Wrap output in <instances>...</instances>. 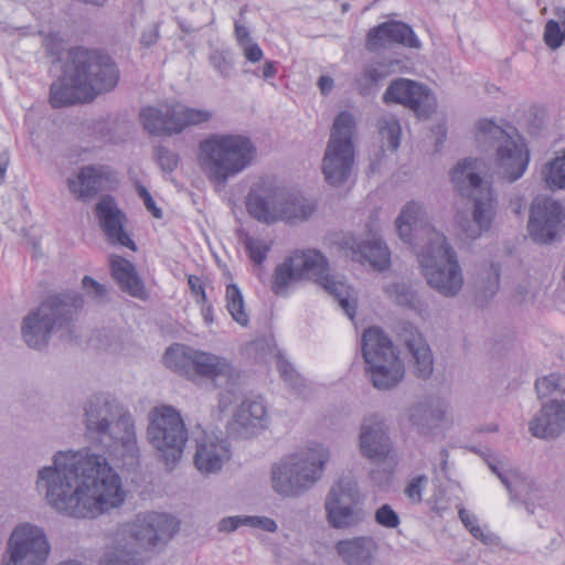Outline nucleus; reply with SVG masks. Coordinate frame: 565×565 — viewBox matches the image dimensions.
Instances as JSON below:
<instances>
[{
    "label": "nucleus",
    "instance_id": "42",
    "mask_svg": "<svg viewBox=\"0 0 565 565\" xmlns=\"http://www.w3.org/2000/svg\"><path fill=\"white\" fill-rule=\"evenodd\" d=\"M459 519L471 533V535L481 541L484 544H492L495 541V536L489 532L486 527H481L478 523L477 516L465 508H460L458 511Z\"/></svg>",
    "mask_w": 565,
    "mask_h": 565
},
{
    "label": "nucleus",
    "instance_id": "26",
    "mask_svg": "<svg viewBox=\"0 0 565 565\" xmlns=\"http://www.w3.org/2000/svg\"><path fill=\"white\" fill-rule=\"evenodd\" d=\"M96 216L108 241L136 250L134 241L124 231L125 214L111 196H103L96 205Z\"/></svg>",
    "mask_w": 565,
    "mask_h": 565
},
{
    "label": "nucleus",
    "instance_id": "60",
    "mask_svg": "<svg viewBox=\"0 0 565 565\" xmlns=\"http://www.w3.org/2000/svg\"><path fill=\"white\" fill-rule=\"evenodd\" d=\"M203 317L206 324H211L213 322V312L211 306L203 309Z\"/></svg>",
    "mask_w": 565,
    "mask_h": 565
},
{
    "label": "nucleus",
    "instance_id": "1",
    "mask_svg": "<svg viewBox=\"0 0 565 565\" xmlns=\"http://www.w3.org/2000/svg\"><path fill=\"white\" fill-rule=\"evenodd\" d=\"M38 487L54 510L76 519L105 514L121 507L127 495L120 476L89 448L58 451L53 466L39 471Z\"/></svg>",
    "mask_w": 565,
    "mask_h": 565
},
{
    "label": "nucleus",
    "instance_id": "32",
    "mask_svg": "<svg viewBox=\"0 0 565 565\" xmlns=\"http://www.w3.org/2000/svg\"><path fill=\"white\" fill-rule=\"evenodd\" d=\"M405 343L414 359L416 374L422 379L429 377L434 371V359L422 333L412 327L408 335L405 337Z\"/></svg>",
    "mask_w": 565,
    "mask_h": 565
},
{
    "label": "nucleus",
    "instance_id": "8",
    "mask_svg": "<svg viewBox=\"0 0 565 565\" xmlns=\"http://www.w3.org/2000/svg\"><path fill=\"white\" fill-rule=\"evenodd\" d=\"M329 460L328 447L316 441L308 443L273 466L274 491L287 498L300 497L322 478Z\"/></svg>",
    "mask_w": 565,
    "mask_h": 565
},
{
    "label": "nucleus",
    "instance_id": "33",
    "mask_svg": "<svg viewBox=\"0 0 565 565\" xmlns=\"http://www.w3.org/2000/svg\"><path fill=\"white\" fill-rule=\"evenodd\" d=\"M445 414V408L430 399L418 402L409 407L408 419L419 433L424 434L428 429L438 425Z\"/></svg>",
    "mask_w": 565,
    "mask_h": 565
},
{
    "label": "nucleus",
    "instance_id": "36",
    "mask_svg": "<svg viewBox=\"0 0 565 565\" xmlns=\"http://www.w3.org/2000/svg\"><path fill=\"white\" fill-rule=\"evenodd\" d=\"M490 469L499 477L511 494L521 497L526 488V480L515 470L507 469V463L492 458L488 461Z\"/></svg>",
    "mask_w": 565,
    "mask_h": 565
},
{
    "label": "nucleus",
    "instance_id": "39",
    "mask_svg": "<svg viewBox=\"0 0 565 565\" xmlns=\"http://www.w3.org/2000/svg\"><path fill=\"white\" fill-rule=\"evenodd\" d=\"M542 174L548 189L565 190V149L545 166Z\"/></svg>",
    "mask_w": 565,
    "mask_h": 565
},
{
    "label": "nucleus",
    "instance_id": "40",
    "mask_svg": "<svg viewBox=\"0 0 565 565\" xmlns=\"http://www.w3.org/2000/svg\"><path fill=\"white\" fill-rule=\"evenodd\" d=\"M379 132L384 145L392 151H396L401 143L402 128L394 115L386 114L380 118Z\"/></svg>",
    "mask_w": 565,
    "mask_h": 565
},
{
    "label": "nucleus",
    "instance_id": "47",
    "mask_svg": "<svg viewBox=\"0 0 565 565\" xmlns=\"http://www.w3.org/2000/svg\"><path fill=\"white\" fill-rule=\"evenodd\" d=\"M136 189H137L138 195L142 200L147 211L154 218H158V220L162 218V216H163L162 210L157 205L154 199L152 198L150 192L146 189V186L138 183Z\"/></svg>",
    "mask_w": 565,
    "mask_h": 565
},
{
    "label": "nucleus",
    "instance_id": "52",
    "mask_svg": "<svg viewBox=\"0 0 565 565\" xmlns=\"http://www.w3.org/2000/svg\"><path fill=\"white\" fill-rule=\"evenodd\" d=\"M241 50L245 58L250 63H257L264 56L263 50L254 40L241 46Z\"/></svg>",
    "mask_w": 565,
    "mask_h": 565
},
{
    "label": "nucleus",
    "instance_id": "44",
    "mask_svg": "<svg viewBox=\"0 0 565 565\" xmlns=\"http://www.w3.org/2000/svg\"><path fill=\"white\" fill-rule=\"evenodd\" d=\"M277 367L284 381L295 388L299 394H302L301 387L305 386V380L297 373L292 364L282 355L277 356Z\"/></svg>",
    "mask_w": 565,
    "mask_h": 565
},
{
    "label": "nucleus",
    "instance_id": "20",
    "mask_svg": "<svg viewBox=\"0 0 565 565\" xmlns=\"http://www.w3.org/2000/svg\"><path fill=\"white\" fill-rule=\"evenodd\" d=\"M386 104H402L416 113L418 117H429L436 109L434 94L424 85L407 78L393 81L383 97Z\"/></svg>",
    "mask_w": 565,
    "mask_h": 565
},
{
    "label": "nucleus",
    "instance_id": "46",
    "mask_svg": "<svg viewBox=\"0 0 565 565\" xmlns=\"http://www.w3.org/2000/svg\"><path fill=\"white\" fill-rule=\"evenodd\" d=\"M375 521L387 529H395L399 524L397 513L388 504H383L377 509L375 512Z\"/></svg>",
    "mask_w": 565,
    "mask_h": 565
},
{
    "label": "nucleus",
    "instance_id": "55",
    "mask_svg": "<svg viewBox=\"0 0 565 565\" xmlns=\"http://www.w3.org/2000/svg\"><path fill=\"white\" fill-rule=\"evenodd\" d=\"M277 74V63L274 61H266L262 67V73H254L256 76H262L264 79L274 78Z\"/></svg>",
    "mask_w": 565,
    "mask_h": 565
},
{
    "label": "nucleus",
    "instance_id": "59",
    "mask_svg": "<svg viewBox=\"0 0 565 565\" xmlns=\"http://www.w3.org/2000/svg\"><path fill=\"white\" fill-rule=\"evenodd\" d=\"M158 36V30L156 28H151L142 33L141 43L146 46H150L156 43Z\"/></svg>",
    "mask_w": 565,
    "mask_h": 565
},
{
    "label": "nucleus",
    "instance_id": "29",
    "mask_svg": "<svg viewBox=\"0 0 565 565\" xmlns=\"http://www.w3.org/2000/svg\"><path fill=\"white\" fill-rule=\"evenodd\" d=\"M110 171L106 167L87 166L67 180L70 191L78 199L93 198L103 188L105 181H109Z\"/></svg>",
    "mask_w": 565,
    "mask_h": 565
},
{
    "label": "nucleus",
    "instance_id": "15",
    "mask_svg": "<svg viewBox=\"0 0 565 565\" xmlns=\"http://www.w3.org/2000/svg\"><path fill=\"white\" fill-rule=\"evenodd\" d=\"M355 119L349 111H341L334 119L322 160V172L331 185H340L351 174L354 164L353 135Z\"/></svg>",
    "mask_w": 565,
    "mask_h": 565
},
{
    "label": "nucleus",
    "instance_id": "57",
    "mask_svg": "<svg viewBox=\"0 0 565 565\" xmlns=\"http://www.w3.org/2000/svg\"><path fill=\"white\" fill-rule=\"evenodd\" d=\"M491 269H492V278L489 280L488 285L486 286V294L494 295L499 288V268H497L494 265H492Z\"/></svg>",
    "mask_w": 565,
    "mask_h": 565
},
{
    "label": "nucleus",
    "instance_id": "12",
    "mask_svg": "<svg viewBox=\"0 0 565 565\" xmlns=\"http://www.w3.org/2000/svg\"><path fill=\"white\" fill-rule=\"evenodd\" d=\"M362 353L376 388L391 390L404 379V363L391 339L380 328L371 327L363 332Z\"/></svg>",
    "mask_w": 565,
    "mask_h": 565
},
{
    "label": "nucleus",
    "instance_id": "18",
    "mask_svg": "<svg viewBox=\"0 0 565 565\" xmlns=\"http://www.w3.org/2000/svg\"><path fill=\"white\" fill-rule=\"evenodd\" d=\"M360 491L356 481L341 478L329 491L324 509L327 520L333 529H349L364 520V512L359 507Z\"/></svg>",
    "mask_w": 565,
    "mask_h": 565
},
{
    "label": "nucleus",
    "instance_id": "37",
    "mask_svg": "<svg viewBox=\"0 0 565 565\" xmlns=\"http://www.w3.org/2000/svg\"><path fill=\"white\" fill-rule=\"evenodd\" d=\"M226 309L232 319L242 327L249 323V313L246 310L244 296L236 284H228L225 290Z\"/></svg>",
    "mask_w": 565,
    "mask_h": 565
},
{
    "label": "nucleus",
    "instance_id": "17",
    "mask_svg": "<svg viewBox=\"0 0 565 565\" xmlns=\"http://www.w3.org/2000/svg\"><path fill=\"white\" fill-rule=\"evenodd\" d=\"M148 438L161 454L167 466L181 457L188 440V430L181 414L170 405L154 407L149 414Z\"/></svg>",
    "mask_w": 565,
    "mask_h": 565
},
{
    "label": "nucleus",
    "instance_id": "6",
    "mask_svg": "<svg viewBox=\"0 0 565 565\" xmlns=\"http://www.w3.org/2000/svg\"><path fill=\"white\" fill-rule=\"evenodd\" d=\"M179 530V521L166 513L146 512L120 526L115 543L107 547L99 565H141L139 550H159Z\"/></svg>",
    "mask_w": 565,
    "mask_h": 565
},
{
    "label": "nucleus",
    "instance_id": "11",
    "mask_svg": "<svg viewBox=\"0 0 565 565\" xmlns=\"http://www.w3.org/2000/svg\"><path fill=\"white\" fill-rule=\"evenodd\" d=\"M82 306L83 299L77 294L66 299L61 296L47 298L23 320L22 337L25 343L33 349L44 348L53 330H70L73 315Z\"/></svg>",
    "mask_w": 565,
    "mask_h": 565
},
{
    "label": "nucleus",
    "instance_id": "19",
    "mask_svg": "<svg viewBox=\"0 0 565 565\" xmlns=\"http://www.w3.org/2000/svg\"><path fill=\"white\" fill-rule=\"evenodd\" d=\"M527 230L531 238L540 244L561 239L565 233V207L552 198H535L531 204Z\"/></svg>",
    "mask_w": 565,
    "mask_h": 565
},
{
    "label": "nucleus",
    "instance_id": "3",
    "mask_svg": "<svg viewBox=\"0 0 565 565\" xmlns=\"http://www.w3.org/2000/svg\"><path fill=\"white\" fill-rule=\"evenodd\" d=\"M119 81V71L113 60L98 51L74 47L62 76L51 85L50 103L60 108L87 103L109 92Z\"/></svg>",
    "mask_w": 565,
    "mask_h": 565
},
{
    "label": "nucleus",
    "instance_id": "27",
    "mask_svg": "<svg viewBox=\"0 0 565 565\" xmlns=\"http://www.w3.org/2000/svg\"><path fill=\"white\" fill-rule=\"evenodd\" d=\"M335 552L345 565H372L379 551L374 537L367 535L340 540Z\"/></svg>",
    "mask_w": 565,
    "mask_h": 565
},
{
    "label": "nucleus",
    "instance_id": "54",
    "mask_svg": "<svg viewBox=\"0 0 565 565\" xmlns=\"http://www.w3.org/2000/svg\"><path fill=\"white\" fill-rule=\"evenodd\" d=\"M235 38L239 47L253 41L248 28L242 25L238 21H235Z\"/></svg>",
    "mask_w": 565,
    "mask_h": 565
},
{
    "label": "nucleus",
    "instance_id": "31",
    "mask_svg": "<svg viewBox=\"0 0 565 565\" xmlns=\"http://www.w3.org/2000/svg\"><path fill=\"white\" fill-rule=\"evenodd\" d=\"M111 275L124 292L134 298L146 299L147 291L135 265L120 256L110 259Z\"/></svg>",
    "mask_w": 565,
    "mask_h": 565
},
{
    "label": "nucleus",
    "instance_id": "9",
    "mask_svg": "<svg viewBox=\"0 0 565 565\" xmlns=\"http://www.w3.org/2000/svg\"><path fill=\"white\" fill-rule=\"evenodd\" d=\"M245 205L250 217L267 225L306 220L316 210L312 202L269 178L260 179L250 186Z\"/></svg>",
    "mask_w": 565,
    "mask_h": 565
},
{
    "label": "nucleus",
    "instance_id": "41",
    "mask_svg": "<svg viewBox=\"0 0 565 565\" xmlns=\"http://www.w3.org/2000/svg\"><path fill=\"white\" fill-rule=\"evenodd\" d=\"M535 390L539 398L547 397L554 393L565 395V375L561 373H551L540 377L535 382Z\"/></svg>",
    "mask_w": 565,
    "mask_h": 565
},
{
    "label": "nucleus",
    "instance_id": "62",
    "mask_svg": "<svg viewBox=\"0 0 565 565\" xmlns=\"http://www.w3.org/2000/svg\"><path fill=\"white\" fill-rule=\"evenodd\" d=\"M438 135H440V139L438 140L439 142L443 141V139L446 137V126L445 124H440L437 126V131H436Z\"/></svg>",
    "mask_w": 565,
    "mask_h": 565
},
{
    "label": "nucleus",
    "instance_id": "2",
    "mask_svg": "<svg viewBox=\"0 0 565 565\" xmlns=\"http://www.w3.org/2000/svg\"><path fill=\"white\" fill-rule=\"evenodd\" d=\"M396 230L401 239L414 247L428 285L443 296H456L463 285L457 255L444 234L430 226L423 205L415 201L405 204Z\"/></svg>",
    "mask_w": 565,
    "mask_h": 565
},
{
    "label": "nucleus",
    "instance_id": "43",
    "mask_svg": "<svg viewBox=\"0 0 565 565\" xmlns=\"http://www.w3.org/2000/svg\"><path fill=\"white\" fill-rule=\"evenodd\" d=\"M211 66L223 78L230 77L234 70V61L228 50H212L209 56Z\"/></svg>",
    "mask_w": 565,
    "mask_h": 565
},
{
    "label": "nucleus",
    "instance_id": "14",
    "mask_svg": "<svg viewBox=\"0 0 565 565\" xmlns=\"http://www.w3.org/2000/svg\"><path fill=\"white\" fill-rule=\"evenodd\" d=\"M163 362L167 367L189 380H233L235 376V369L227 359L181 343L167 349Z\"/></svg>",
    "mask_w": 565,
    "mask_h": 565
},
{
    "label": "nucleus",
    "instance_id": "28",
    "mask_svg": "<svg viewBox=\"0 0 565 565\" xmlns=\"http://www.w3.org/2000/svg\"><path fill=\"white\" fill-rule=\"evenodd\" d=\"M565 429V402L551 401L530 423V431L537 438L558 436Z\"/></svg>",
    "mask_w": 565,
    "mask_h": 565
},
{
    "label": "nucleus",
    "instance_id": "64",
    "mask_svg": "<svg viewBox=\"0 0 565 565\" xmlns=\"http://www.w3.org/2000/svg\"><path fill=\"white\" fill-rule=\"evenodd\" d=\"M60 565H81V564L76 561H70V562L61 563Z\"/></svg>",
    "mask_w": 565,
    "mask_h": 565
},
{
    "label": "nucleus",
    "instance_id": "5",
    "mask_svg": "<svg viewBox=\"0 0 565 565\" xmlns=\"http://www.w3.org/2000/svg\"><path fill=\"white\" fill-rule=\"evenodd\" d=\"M85 426L89 437L109 441L106 452L124 466L134 465L139 456L135 422L119 402L109 394L93 395L84 407Z\"/></svg>",
    "mask_w": 565,
    "mask_h": 565
},
{
    "label": "nucleus",
    "instance_id": "4",
    "mask_svg": "<svg viewBox=\"0 0 565 565\" xmlns=\"http://www.w3.org/2000/svg\"><path fill=\"white\" fill-rule=\"evenodd\" d=\"M312 280L333 296L350 320L356 313L355 291L344 280L330 274L327 257L317 249H296L274 270L271 290L278 297L289 296L297 285Z\"/></svg>",
    "mask_w": 565,
    "mask_h": 565
},
{
    "label": "nucleus",
    "instance_id": "24",
    "mask_svg": "<svg viewBox=\"0 0 565 565\" xmlns=\"http://www.w3.org/2000/svg\"><path fill=\"white\" fill-rule=\"evenodd\" d=\"M392 450L391 438L383 420L374 415L365 418L361 425L360 451L374 462L384 461Z\"/></svg>",
    "mask_w": 565,
    "mask_h": 565
},
{
    "label": "nucleus",
    "instance_id": "22",
    "mask_svg": "<svg viewBox=\"0 0 565 565\" xmlns=\"http://www.w3.org/2000/svg\"><path fill=\"white\" fill-rule=\"evenodd\" d=\"M339 246L352 260L369 264L374 269L384 270L391 264L387 246L375 234H369L366 239L347 235L339 242Z\"/></svg>",
    "mask_w": 565,
    "mask_h": 565
},
{
    "label": "nucleus",
    "instance_id": "38",
    "mask_svg": "<svg viewBox=\"0 0 565 565\" xmlns=\"http://www.w3.org/2000/svg\"><path fill=\"white\" fill-rule=\"evenodd\" d=\"M543 40L546 46L553 51L565 45V9H556L555 18L546 22Z\"/></svg>",
    "mask_w": 565,
    "mask_h": 565
},
{
    "label": "nucleus",
    "instance_id": "48",
    "mask_svg": "<svg viewBox=\"0 0 565 565\" xmlns=\"http://www.w3.org/2000/svg\"><path fill=\"white\" fill-rule=\"evenodd\" d=\"M244 526L262 529L273 533L277 530V523L267 516L244 515Z\"/></svg>",
    "mask_w": 565,
    "mask_h": 565
},
{
    "label": "nucleus",
    "instance_id": "61",
    "mask_svg": "<svg viewBox=\"0 0 565 565\" xmlns=\"http://www.w3.org/2000/svg\"><path fill=\"white\" fill-rule=\"evenodd\" d=\"M232 403V398L227 395H222L221 398H220V406L222 407V409H225L230 406V404Z\"/></svg>",
    "mask_w": 565,
    "mask_h": 565
},
{
    "label": "nucleus",
    "instance_id": "23",
    "mask_svg": "<svg viewBox=\"0 0 565 565\" xmlns=\"http://www.w3.org/2000/svg\"><path fill=\"white\" fill-rule=\"evenodd\" d=\"M230 458V444L223 437L206 430L196 437L194 465L202 475L217 473Z\"/></svg>",
    "mask_w": 565,
    "mask_h": 565
},
{
    "label": "nucleus",
    "instance_id": "50",
    "mask_svg": "<svg viewBox=\"0 0 565 565\" xmlns=\"http://www.w3.org/2000/svg\"><path fill=\"white\" fill-rule=\"evenodd\" d=\"M82 282H83V288L89 296H92L98 300H103L106 297V294H107L106 287L104 285L99 284L98 281H96L95 279H93L92 277L85 276L83 278Z\"/></svg>",
    "mask_w": 565,
    "mask_h": 565
},
{
    "label": "nucleus",
    "instance_id": "56",
    "mask_svg": "<svg viewBox=\"0 0 565 565\" xmlns=\"http://www.w3.org/2000/svg\"><path fill=\"white\" fill-rule=\"evenodd\" d=\"M189 285L191 290L204 301L206 299L205 289L201 279L196 276L189 277Z\"/></svg>",
    "mask_w": 565,
    "mask_h": 565
},
{
    "label": "nucleus",
    "instance_id": "25",
    "mask_svg": "<svg viewBox=\"0 0 565 565\" xmlns=\"http://www.w3.org/2000/svg\"><path fill=\"white\" fill-rule=\"evenodd\" d=\"M394 43L413 49L422 46L414 30L408 24L398 21L384 22L367 33L366 47L370 51L385 49Z\"/></svg>",
    "mask_w": 565,
    "mask_h": 565
},
{
    "label": "nucleus",
    "instance_id": "35",
    "mask_svg": "<svg viewBox=\"0 0 565 565\" xmlns=\"http://www.w3.org/2000/svg\"><path fill=\"white\" fill-rule=\"evenodd\" d=\"M239 238L248 259L254 266L262 268L273 248V239L267 236L249 233L241 234Z\"/></svg>",
    "mask_w": 565,
    "mask_h": 565
},
{
    "label": "nucleus",
    "instance_id": "34",
    "mask_svg": "<svg viewBox=\"0 0 565 565\" xmlns=\"http://www.w3.org/2000/svg\"><path fill=\"white\" fill-rule=\"evenodd\" d=\"M385 294L398 306L408 308L420 317H426L428 302L420 297L409 285L395 282L385 287Z\"/></svg>",
    "mask_w": 565,
    "mask_h": 565
},
{
    "label": "nucleus",
    "instance_id": "21",
    "mask_svg": "<svg viewBox=\"0 0 565 565\" xmlns=\"http://www.w3.org/2000/svg\"><path fill=\"white\" fill-rule=\"evenodd\" d=\"M269 415L260 396L246 397L241 402L228 422L227 431L236 438H250L267 429Z\"/></svg>",
    "mask_w": 565,
    "mask_h": 565
},
{
    "label": "nucleus",
    "instance_id": "49",
    "mask_svg": "<svg viewBox=\"0 0 565 565\" xmlns=\"http://www.w3.org/2000/svg\"><path fill=\"white\" fill-rule=\"evenodd\" d=\"M157 161L163 171H173L178 166V154L173 151L159 147L157 149Z\"/></svg>",
    "mask_w": 565,
    "mask_h": 565
},
{
    "label": "nucleus",
    "instance_id": "53",
    "mask_svg": "<svg viewBox=\"0 0 565 565\" xmlns=\"http://www.w3.org/2000/svg\"><path fill=\"white\" fill-rule=\"evenodd\" d=\"M244 525V515L227 516L220 521L218 531L233 532Z\"/></svg>",
    "mask_w": 565,
    "mask_h": 565
},
{
    "label": "nucleus",
    "instance_id": "63",
    "mask_svg": "<svg viewBox=\"0 0 565 565\" xmlns=\"http://www.w3.org/2000/svg\"><path fill=\"white\" fill-rule=\"evenodd\" d=\"M522 200H519L518 203L515 204V207H514V211L516 214H519L522 210Z\"/></svg>",
    "mask_w": 565,
    "mask_h": 565
},
{
    "label": "nucleus",
    "instance_id": "58",
    "mask_svg": "<svg viewBox=\"0 0 565 565\" xmlns=\"http://www.w3.org/2000/svg\"><path fill=\"white\" fill-rule=\"evenodd\" d=\"M333 79L330 76L322 75L318 79V87L323 95H328L333 88Z\"/></svg>",
    "mask_w": 565,
    "mask_h": 565
},
{
    "label": "nucleus",
    "instance_id": "45",
    "mask_svg": "<svg viewBox=\"0 0 565 565\" xmlns=\"http://www.w3.org/2000/svg\"><path fill=\"white\" fill-rule=\"evenodd\" d=\"M428 483V478L425 475L414 477L405 488L406 497L414 503L422 502V494Z\"/></svg>",
    "mask_w": 565,
    "mask_h": 565
},
{
    "label": "nucleus",
    "instance_id": "13",
    "mask_svg": "<svg viewBox=\"0 0 565 565\" xmlns=\"http://www.w3.org/2000/svg\"><path fill=\"white\" fill-rule=\"evenodd\" d=\"M477 139L480 142L498 143L497 173L509 182L519 180L530 163V150L522 136L509 134L490 119H481L477 126Z\"/></svg>",
    "mask_w": 565,
    "mask_h": 565
},
{
    "label": "nucleus",
    "instance_id": "30",
    "mask_svg": "<svg viewBox=\"0 0 565 565\" xmlns=\"http://www.w3.org/2000/svg\"><path fill=\"white\" fill-rule=\"evenodd\" d=\"M407 71L408 67L403 60L373 61L367 63L364 70L355 77V86L361 94L365 95L388 75Z\"/></svg>",
    "mask_w": 565,
    "mask_h": 565
},
{
    "label": "nucleus",
    "instance_id": "7",
    "mask_svg": "<svg viewBox=\"0 0 565 565\" xmlns=\"http://www.w3.org/2000/svg\"><path fill=\"white\" fill-rule=\"evenodd\" d=\"M256 156L255 143L242 134H211L200 141L198 148L201 171L211 183L221 188L249 168Z\"/></svg>",
    "mask_w": 565,
    "mask_h": 565
},
{
    "label": "nucleus",
    "instance_id": "51",
    "mask_svg": "<svg viewBox=\"0 0 565 565\" xmlns=\"http://www.w3.org/2000/svg\"><path fill=\"white\" fill-rule=\"evenodd\" d=\"M46 51L55 56L56 58L61 57L62 49H63V40L58 33L52 32L49 33L43 41Z\"/></svg>",
    "mask_w": 565,
    "mask_h": 565
},
{
    "label": "nucleus",
    "instance_id": "16",
    "mask_svg": "<svg viewBox=\"0 0 565 565\" xmlns=\"http://www.w3.org/2000/svg\"><path fill=\"white\" fill-rule=\"evenodd\" d=\"M140 121L149 134L172 136L186 128L209 122L213 113L206 108L190 107L181 102H170L159 106L143 107Z\"/></svg>",
    "mask_w": 565,
    "mask_h": 565
},
{
    "label": "nucleus",
    "instance_id": "10",
    "mask_svg": "<svg viewBox=\"0 0 565 565\" xmlns=\"http://www.w3.org/2000/svg\"><path fill=\"white\" fill-rule=\"evenodd\" d=\"M484 162L479 159H463L451 170V181L462 194L473 200L472 224L462 231L468 238L475 239L483 232H488L497 213V198L492 185L484 183L480 174L483 173Z\"/></svg>",
    "mask_w": 565,
    "mask_h": 565
}]
</instances>
